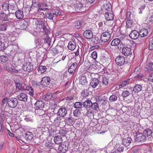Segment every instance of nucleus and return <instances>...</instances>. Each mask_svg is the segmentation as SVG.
Here are the masks:
<instances>
[{
	"label": "nucleus",
	"instance_id": "obj_1",
	"mask_svg": "<svg viewBox=\"0 0 153 153\" xmlns=\"http://www.w3.org/2000/svg\"><path fill=\"white\" fill-rule=\"evenodd\" d=\"M48 4L45 2H38L35 5L33 3L31 7L32 9L36 13H39L41 11H45L48 9Z\"/></svg>",
	"mask_w": 153,
	"mask_h": 153
},
{
	"label": "nucleus",
	"instance_id": "obj_2",
	"mask_svg": "<svg viewBox=\"0 0 153 153\" xmlns=\"http://www.w3.org/2000/svg\"><path fill=\"white\" fill-rule=\"evenodd\" d=\"M45 105L44 102L42 100H38L36 101L34 104L36 109L35 112L39 116H41L44 114V111L42 109Z\"/></svg>",
	"mask_w": 153,
	"mask_h": 153
},
{
	"label": "nucleus",
	"instance_id": "obj_3",
	"mask_svg": "<svg viewBox=\"0 0 153 153\" xmlns=\"http://www.w3.org/2000/svg\"><path fill=\"white\" fill-rule=\"evenodd\" d=\"M122 53L124 55L126 56H130L131 58L130 61H132L133 59V55H132V53L131 51V49L128 47H125L123 48L122 50Z\"/></svg>",
	"mask_w": 153,
	"mask_h": 153
},
{
	"label": "nucleus",
	"instance_id": "obj_4",
	"mask_svg": "<svg viewBox=\"0 0 153 153\" xmlns=\"http://www.w3.org/2000/svg\"><path fill=\"white\" fill-rule=\"evenodd\" d=\"M111 38V35L110 32L105 31L103 33L100 37V39L102 42H106L108 41Z\"/></svg>",
	"mask_w": 153,
	"mask_h": 153
},
{
	"label": "nucleus",
	"instance_id": "obj_5",
	"mask_svg": "<svg viewBox=\"0 0 153 153\" xmlns=\"http://www.w3.org/2000/svg\"><path fill=\"white\" fill-rule=\"evenodd\" d=\"M22 68L25 71L30 72L33 69V66L31 63L26 62L23 65Z\"/></svg>",
	"mask_w": 153,
	"mask_h": 153
},
{
	"label": "nucleus",
	"instance_id": "obj_6",
	"mask_svg": "<svg viewBox=\"0 0 153 153\" xmlns=\"http://www.w3.org/2000/svg\"><path fill=\"white\" fill-rule=\"evenodd\" d=\"M77 66L78 65L76 62H74L68 68V73L71 74H74L76 71Z\"/></svg>",
	"mask_w": 153,
	"mask_h": 153
},
{
	"label": "nucleus",
	"instance_id": "obj_7",
	"mask_svg": "<svg viewBox=\"0 0 153 153\" xmlns=\"http://www.w3.org/2000/svg\"><path fill=\"white\" fill-rule=\"evenodd\" d=\"M115 62L119 66L123 65L125 62V59L124 57L122 56H117L115 59Z\"/></svg>",
	"mask_w": 153,
	"mask_h": 153
},
{
	"label": "nucleus",
	"instance_id": "obj_8",
	"mask_svg": "<svg viewBox=\"0 0 153 153\" xmlns=\"http://www.w3.org/2000/svg\"><path fill=\"white\" fill-rule=\"evenodd\" d=\"M50 78L48 76L43 77L40 82L41 85L45 87H47L50 83Z\"/></svg>",
	"mask_w": 153,
	"mask_h": 153
},
{
	"label": "nucleus",
	"instance_id": "obj_9",
	"mask_svg": "<svg viewBox=\"0 0 153 153\" xmlns=\"http://www.w3.org/2000/svg\"><path fill=\"white\" fill-rule=\"evenodd\" d=\"M83 36L87 39H91L93 36L92 31L90 30H87L85 31L83 33Z\"/></svg>",
	"mask_w": 153,
	"mask_h": 153
},
{
	"label": "nucleus",
	"instance_id": "obj_10",
	"mask_svg": "<svg viewBox=\"0 0 153 153\" xmlns=\"http://www.w3.org/2000/svg\"><path fill=\"white\" fill-rule=\"evenodd\" d=\"M15 85L16 88H18L19 90L23 91L25 90V88L22 87V83L18 79H16L14 80Z\"/></svg>",
	"mask_w": 153,
	"mask_h": 153
},
{
	"label": "nucleus",
	"instance_id": "obj_11",
	"mask_svg": "<svg viewBox=\"0 0 153 153\" xmlns=\"http://www.w3.org/2000/svg\"><path fill=\"white\" fill-rule=\"evenodd\" d=\"M67 109L64 108H59L57 112L58 116L60 117H64L67 114Z\"/></svg>",
	"mask_w": 153,
	"mask_h": 153
},
{
	"label": "nucleus",
	"instance_id": "obj_12",
	"mask_svg": "<svg viewBox=\"0 0 153 153\" xmlns=\"http://www.w3.org/2000/svg\"><path fill=\"white\" fill-rule=\"evenodd\" d=\"M132 141V139L130 137H126L123 139L122 144L125 146L128 147L129 146Z\"/></svg>",
	"mask_w": 153,
	"mask_h": 153
},
{
	"label": "nucleus",
	"instance_id": "obj_13",
	"mask_svg": "<svg viewBox=\"0 0 153 153\" xmlns=\"http://www.w3.org/2000/svg\"><path fill=\"white\" fill-rule=\"evenodd\" d=\"M105 16L106 19L108 21H112L114 19V16L112 11L106 12Z\"/></svg>",
	"mask_w": 153,
	"mask_h": 153
},
{
	"label": "nucleus",
	"instance_id": "obj_14",
	"mask_svg": "<svg viewBox=\"0 0 153 153\" xmlns=\"http://www.w3.org/2000/svg\"><path fill=\"white\" fill-rule=\"evenodd\" d=\"M139 35V33L138 31L133 30L131 31L129 36L131 39H136L138 38Z\"/></svg>",
	"mask_w": 153,
	"mask_h": 153
},
{
	"label": "nucleus",
	"instance_id": "obj_15",
	"mask_svg": "<svg viewBox=\"0 0 153 153\" xmlns=\"http://www.w3.org/2000/svg\"><path fill=\"white\" fill-rule=\"evenodd\" d=\"M99 80L97 78H92L90 83V85L94 88H95L99 84Z\"/></svg>",
	"mask_w": 153,
	"mask_h": 153
},
{
	"label": "nucleus",
	"instance_id": "obj_16",
	"mask_svg": "<svg viewBox=\"0 0 153 153\" xmlns=\"http://www.w3.org/2000/svg\"><path fill=\"white\" fill-rule=\"evenodd\" d=\"M18 103L17 99L15 98H11L10 99V108H14Z\"/></svg>",
	"mask_w": 153,
	"mask_h": 153
},
{
	"label": "nucleus",
	"instance_id": "obj_17",
	"mask_svg": "<svg viewBox=\"0 0 153 153\" xmlns=\"http://www.w3.org/2000/svg\"><path fill=\"white\" fill-rule=\"evenodd\" d=\"M18 98L20 100L26 102L27 100V96L26 93H22L18 96Z\"/></svg>",
	"mask_w": 153,
	"mask_h": 153
},
{
	"label": "nucleus",
	"instance_id": "obj_18",
	"mask_svg": "<svg viewBox=\"0 0 153 153\" xmlns=\"http://www.w3.org/2000/svg\"><path fill=\"white\" fill-rule=\"evenodd\" d=\"M33 134L32 132H27L25 135V138L27 141H29L33 139Z\"/></svg>",
	"mask_w": 153,
	"mask_h": 153
},
{
	"label": "nucleus",
	"instance_id": "obj_19",
	"mask_svg": "<svg viewBox=\"0 0 153 153\" xmlns=\"http://www.w3.org/2000/svg\"><path fill=\"white\" fill-rule=\"evenodd\" d=\"M142 89V85L139 84L136 85L133 88V90L135 93H138L140 92Z\"/></svg>",
	"mask_w": 153,
	"mask_h": 153
},
{
	"label": "nucleus",
	"instance_id": "obj_20",
	"mask_svg": "<svg viewBox=\"0 0 153 153\" xmlns=\"http://www.w3.org/2000/svg\"><path fill=\"white\" fill-rule=\"evenodd\" d=\"M83 7L82 4L79 2L74 5V9L75 10L79 12H81L82 9Z\"/></svg>",
	"mask_w": 153,
	"mask_h": 153
},
{
	"label": "nucleus",
	"instance_id": "obj_21",
	"mask_svg": "<svg viewBox=\"0 0 153 153\" xmlns=\"http://www.w3.org/2000/svg\"><path fill=\"white\" fill-rule=\"evenodd\" d=\"M18 45L16 40H13L11 44H10V48L12 49L11 51H16L18 48Z\"/></svg>",
	"mask_w": 153,
	"mask_h": 153
},
{
	"label": "nucleus",
	"instance_id": "obj_22",
	"mask_svg": "<svg viewBox=\"0 0 153 153\" xmlns=\"http://www.w3.org/2000/svg\"><path fill=\"white\" fill-rule=\"evenodd\" d=\"M83 24V21L80 20L76 21L74 23V26L75 28L79 29L81 28Z\"/></svg>",
	"mask_w": 153,
	"mask_h": 153
},
{
	"label": "nucleus",
	"instance_id": "obj_23",
	"mask_svg": "<svg viewBox=\"0 0 153 153\" xmlns=\"http://www.w3.org/2000/svg\"><path fill=\"white\" fill-rule=\"evenodd\" d=\"M15 15L16 18L19 19H21L24 17V14L22 11L18 10L16 11Z\"/></svg>",
	"mask_w": 153,
	"mask_h": 153
},
{
	"label": "nucleus",
	"instance_id": "obj_24",
	"mask_svg": "<svg viewBox=\"0 0 153 153\" xmlns=\"http://www.w3.org/2000/svg\"><path fill=\"white\" fill-rule=\"evenodd\" d=\"M54 141L56 144H60L62 142V139L61 136H56L54 138Z\"/></svg>",
	"mask_w": 153,
	"mask_h": 153
},
{
	"label": "nucleus",
	"instance_id": "obj_25",
	"mask_svg": "<svg viewBox=\"0 0 153 153\" xmlns=\"http://www.w3.org/2000/svg\"><path fill=\"white\" fill-rule=\"evenodd\" d=\"M146 71L148 73H150L153 71V62H151L146 65Z\"/></svg>",
	"mask_w": 153,
	"mask_h": 153
},
{
	"label": "nucleus",
	"instance_id": "obj_26",
	"mask_svg": "<svg viewBox=\"0 0 153 153\" xmlns=\"http://www.w3.org/2000/svg\"><path fill=\"white\" fill-rule=\"evenodd\" d=\"M79 83L82 85H85L87 84L86 78L85 76H82L79 80Z\"/></svg>",
	"mask_w": 153,
	"mask_h": 153
},
{
	"label": "nucleus",
	"instance_id": "obj_27",
	"mask_svg": "<svg viewBox=\"0 0 153 153\" xmlns=\"http://www.w3.org/2000/svg\"><path fill=\"white\" fill-rule=\"evenodd\" d=\"M68 147H66V145L64 144H60L59 146L58 150L60 152H64L68 150Z\"/></svg>",
	"mask_w": 153,
	"mask_h": 153
},
{
	"label": "nucleus",
	"instance_id": "obj_28",
	"mask_svg": "<svg viewBox=\"0 0 153 153\" xmlns=\"http://www.w3.org/2000/svg\"><path fill=\"white\" fill-rule=\"evenodd\" d=\"M46 70V67L45 66H43L42 65L39 66L37 69L38 73L39 74H42L44 73Z\"/></svg>",
	"mask_w": 153,
	"mask_h": 153
},
{
	"label": "nucleus",
	"instance_id": "obj_29",
	"mask_svg": "<svg viewBox=\"0 0 153 153\" xmlns=\"http://www.w3.org/2000/svg\"><path fill=\"white\" fill-rule=\"evenodd\" d=\"M68 47L69 50H73L76 47V43L73 41H70L68 43Z\"/></svg>",
	"mask_w": 153,
	"mask_h": 153
},
{
	"label": "nucleus",
	"instance_id": "obj_30",
	"mask_svg": "<svg viewBox=\"0 0 153 153\" xmlns=\"http://www.w3.org/2000/svg\"><path fill=\"white\" fill-rule=\"evenodd\" d=\"M53 97V94L51 93H48L42 97V99L46 101H48Z\"/></svg>",
	"mask_w": 153,
	"mask_h": 153
},
{
	"label": "nucleus",
	"instance_id": "obj_31",
	"mask_svg": "<svg viewBox=\"0 0 153 153\" xmlns=\"http://www.w3.org/2000/svg\"><path fill=\"white\" fill-rule=\"evenodd\" d=\"M121 40L118 38L114 39L111 42V45L113 46H117L120 43Z\"/></svg>",
	"mask_w": 153,
	"mask_h": 153
},
{
	"label": "nucleus",
	"instance_id": "obj_32",
	"mask_svg": "<svg viewBox=\"0 0 153 153\" xmlns=\"http://www.w3.org/2000/svg\"><path fill=\"white\" fill-rule=\"evenodd\" d=\"M92 103L90 100H87L83 103V105L85 108H89L91 106Z\"/></svg>",
	"mask_w": 153,
	"mask_h": 153
},
{
	"label": "nucleus",
	"instance_id": "obj_33",
	"mask_svg": "<svg viewBox=\"0 0 153 153\" xmlns=\"http://www.w3.org/2000/svg\"><path fill=\"white\" fill-rule=\"evenodd\" d=\"M65 123L69 125H72L74 122V120L71 117H66L65 119Z\"/></svg>",
	"mask_w": 153,
	"mask_h": 153
},
{
	"label": "nucleus",
	"instance_id": "obj_34",
	"mask_svg": "<svg viewBox=\"0 0 153 153\" xmlns=\"http://www.w3.org/2000/svg\"><path fill=\"white\" fill-rule=\"evenodd\" d=\"M139 34L141 37L146 36L148 34V30L144 28L142 29L140 31Z\"/></svg>",
	"mask_w": 153,
	"mask_h": 153
},
{
	"label": "nucleus",
	"instance_id": "obj_35",
	"mask_svg": "<svg viewBox=\"0 0 153 153\" xmlns=\"http://www.w3.org/2000/svg\"><path fill=\"white\" fill-rule=\"evenodd\" d=\"M104 9L106 10V12H111L112 11V9L110 4L108 3L104 5Z\"/></svg>",
	"mask_w": 153,
	"mask_h": 153
},
{
	"label": "nucleus",
	"instance_id": "obj_36",
	"mask_svg": "<svg viewBox=\"0 0 153 153\" xmlns=\"http://www.w3.org/2000/svg\"><path fill=\"white\" fill-rule=\"evenodd\" d=\"M26 88L25 89V90H26L28 91L29 92V94L30 96H33L34 95V91L32 87L31 86H26Z\"/></svg>",
	"mask_w": 153,
	"mask_h": 153
},
{
	"label": "nucleus",
	"instance_id": "obj_37",
	"mask_svg": "<svg viewBox=\"0 0 153 153\" xmlns=\"http://www.w3.org/2000/svg\"><path fill=\"white\" fill-rule=\"evenodd\" d=\"M122 41L123 43L124 46L126 47L130 46L131 42L130 40L127 39H124L123 40H122Z\"/></svg>",
	"mask_w": 153,
	"mask_h": 153
},
{
	"label": "nucleus",
	"instance_id": "obj_38",
	"mask_svg": "<svg viewBox=\"0 0 153 153\" xmlns=\"http://www.w3.org/2000/svg\"><path fill=\"white\" fill-rule=\"evenodd\" d=\"M143 133L145 134V135L148 137L152 135V130L151 129L148 128L144 130L143 131Z\"/></svg>",
	"mask_w": 153,
	"mask_h": 153
},
{
	"label": "nucleus",
	"instance_id": "obj_39",
	"mask_svg": "<svg viewBox=\"0 0 153 153\" xmlns=\"http://www.w3.org/2000/svg\"><path fill=\"white\" fill-rule=\"evenodd\" d=\"M53 144L49 142L46 143L45 149L46 150L49 151L53 147Z\"/></svg>",
	"mask_w": 153,
	"mask_h": 153
},
{
	"label": "nucleus",
	"instance_id": "obj_40",
	"mask_svg": "<svg viewBox=\"0 0 153 153\" xmlns=\"http://www.w3.org/2000/svg\"><path fill=\"white\" fill-rule=\"evenodd\" d=\"M51 12L53 15L56 16L60 15L61 13L60 11L57 9H52Z\"/></svg>",
	"mask_w": 153,
	"mask_h": 153
},
{
	"label": "nucleus",
	"instance_id": "obj_41",
	"mask_svg": "<svg viewBox=\"0 0 153 153\" xmlns=\"http://www.w3.org/2000/svg\"><path fill=\"white\" fill-rule=\"evenodd\" d=\"M44 40L45 43L47 44L48 46H50L51 40V38L48 36H46Z\"/></svg>",
	"mask_w": 153,
	"mask_h": 153
},
{
	"label": "nucleus",
	"instance_id": "obj_42",
	"mask_svg": "<svg viewBox=\"0 0 153 153\" xmlns=\"http://www.w3.org/2000/svg\"><path fill=\"white\" fill-rule=\"evenodd\" d=\"M8 60V58L5 56H0V61H1L2 64H4L6 62H7Z\"/></svg>",
	"mask_w": 153,
	"mask_h": 153
},
{
	"label": "nucleus",
	"instance_id": "obj_43",
	"mask_svg": "<svg viewBox=\"0 0 153 153\" xmlns=\"http://www.w3.org/2000/svg\"><path fill=\"white\" fill-rule=\"evenodd\" d=\"M126 27H132L134 26V24L133 23L131 20H127L126 22Z\"/></svg>",
	"mask_w": 153,
	"mask_h": 153
},
{
	"label": "nucleus",
	"instance_id": "obj_44",
	"mask_svg": "<svg viewBox=\"0 0 153 153\" xmlns=\"http://www.w3.org/2000/svg\"><path fill=\"white\" fill-rule=\"evenodd\" d=\"M130 79H128L123 82L120 85H119V87L120 88L124 87L126 86V85L129 84L130 82H129Z\"/></svg>",
	"mask_w": 153,
	"mask_h": 153
},
{
	"label": "nucleus",
	"instance_id": "obj_45",
	"mask_svg": "<svg viewBox=\"0 0 153 153\" xmlns=\"http://www.w3.org/2000/svg\"><path fill=\"white\" fill-rule=\"evenodd\" d=\"M147 19L149 22L153 21V13H149Z\"/></svg>",
	"mask_w": 153,
	"mask_h": 153
},
{
	"label": "nucleus",
	"instance_id": "obj_46",
	"mask_svg": "<svg viewBox=\"0 0 153 153\" xmlns=\"http://www.w3.org/2000/svg\"><path fill=\"white\" fill-rule=\"evenodd\" d=\"M82 106V103L80 102H76L74 105V107L76 108H79Z\"/></svg>",
	"mask_w": 153,
	"mask_h": 153
},
{
	"label": "nucleus",
	"instance_id": "obj_47",
	"mask_svg": "<svg viewBox=\"0 0 153 153\" xmlns=\"http://www.w3.org/2000/svg\"><path fill=\"white\" fill-rule=\"evenodd\" d=\"M89 94V92L87 90H85L82 91V95L84 97H86L88 96Z\"/></svg>",
	"mask_w": 153,
	"mask_h": 153
},
{
	"label": "nucleus",
	"instance_id": "obj_48",
	"mask_svg": "<svg viewBox=\"0 0 153 153\" xmlns=\"http://www.w3.org/2000/svg\"><path fill=\"white\" fill-rule=\"evenodd\" d=\"M80 111L79 110L76 109L74 111L73 114L75 117H79L80 114Z\"/></svg>",
	"mask_w": 153,
	"mask_h": 153
},
{
	"label": "nucleus",
	"instance_id": "obj_49",
	"mask_svg": "<svg viewBox=\"0 0 153 153\" xmlns=\"http://www.w3.org/2000/svg\"><path fill=\"white\" fill-rule=\"evenodd\" d=\"M117 98V97L114 94H112L109 97V100L112 102L116 101Z\"/></svg>",
	"mask_w": 153,
	"mask_h": 153
},
{
	"label": "nucleus",
	"instance_id": "obj_50",
	"mask_svg": "<svg viewBox=\"0 0 153 153\" xmlns=\"http://www.w3.org/2000/svg\"><path fill=\"white\" fill-rule=\"evenodd\" d=\"M102 83L103 85H107L108 83V80L106 77H103Z\"/></svg>",
	"mask_w": 153,
	"mask_h": 153
},
{
	"label": "nucleus",
	"instance_id": "obj_51",
	"mask_svg": "<svg viewBox=\"0 0 153 153\" xmlns=\"http://www.w3.org/2000/svg\"><path fill=\"white\" fill-rule=\"evenodd\" d=\"M2 9L5 10H8L9 12V5L8 4L5 3L3 4L2 5Z\"/></svg>",
	"mask_w": 153,
	"mask_h": 153
},
{
	"label": "nucleus",
	"instance_id": "obj_52",
	"mask_svg": "<svg viewBox=\"0 0 153 153\" xmlns=\"http://www.w3.org/2000/svg\"><path fill=\"white\" fill-rule=\"evenodd\" d=\"M130 94L129 92L127 90L124 91L122 94V96L124 97H126L129 96Z\"/></svg>",
	"mask_w": 153,
	"mask_h": 153
},
{
	"label": "nucleus",
	"instance_id": "obj_53",
	"mask_svg": "<svg viewBox=\"0 0 153 153\" xmlns=\"http://www.w3.org/2000/svg\"><path fill=\"white\" fill-rule=\"evenodd\" d=\"M46 17L49 20H53V16L51 13L48 12L45 14Z\"/></svg>",
	"mask_w": 153,
	"mask_h": 153
},
{
	"label": "nucleus",
	"instance_id": "obj_54",
	"mask_svg": "<svg viewBox=\"0 0 153 153\" xmlns=\"http://www.w3.org/2000/svg\"><path fill=\"white\" fill-rule=\"evenodd\" d=\"M43 30L44 32L46 35V36H48L49 34V30L44 25H43Z\"/></svg>",
	"mask_w": 153,
	"mask_h": 153
},
{
	"label": "nucleus",
	"instance_id": "obj_55",
	"mask_svg": "<svg viewBox=\"0 0 153 153\" xmlns=\"http://www.w3.org/2000/svg\"><path fill=\"white\" fill-rule=\"evenodd\" d=\"M91 106L92 108L94 110H97L99 107L98 103L96 102L93 103H92V105Z\"/></svg>",
	"mask_w": 153,
	"mask_h": 153
},
{
	"label": "nucleus",
	"instance_id": "obj_56",
	"mask_svg": "<svg viewBox=\"0 0 153 153\" xmlns=\"http://www.w3.org/2000/svg\"><path fill=\"white\" fill-rule=\"evenodd\" d=\"M143 76V74H137L136 75H135L134 76V77L136 79L141 80Z\"/></svg>",
	"mask_w": 153,
	"mask_h": 153
},
{
	"label": "nucleus",
	"instance_id": "obj_57",
	"mask_svg": "<svg viewBox=\"0 0 153 153\" xmlns=\"http://www.w3.org/2000/svg\"><path fill=\"white\" fill-rule=\"evenodd\" d=\"M92 57L94 60L96 59L97 57V53L96 51H94L91 54Z\"/></svg>",
	"mask_w": 153,
	"mask_h": 153
},
{
	"label": "nucleus",
	"instance_id": "obj_58",
	"mask_svg": "<svg viewBox=\"0 0 153 153\" xmlns=\"http://www.w3.org/2000/svg\"><path fill=\"white\" fill-rule=\"evenodd\" d=\"M6 16V15L5 14L3 13H0V19L1 20H4V21H6L7 19Z\"/></svg>",
	"mask_w": 153,
	"mask_h": 153
},
{
	"label": "nucleus",
	"instance_id": "obj_59",
	"mask_svg": "<svg viewBox=\"0 0 153 153\" xmlns=\"http://www.w3.org/2000/svg\"><path fill=\"white\" fill-rule=\"evenodd\" d=\"M4 64V68L5 69L7 70L8 71H10V69L9 67V62H6V63Z\"/></svg>",
	"mask_w": 153,
	"mask_h": 153
},
{
	"label": "nucleus",
	"instance_id": "obj_60",
	"mask_svg": "<svg viewBox=\"0 0 153 153\" xmlns=\"http://www.w3.org/2000/svg\"><path fill=\"white\" fill-rule=\"evenodd\" d=\"M26 27V25L24 23L21 22L20 23V26L19 28L20 29H25Z\"/></svg>",
	"mask_w": 153,
	"mask_h": 153
},
{
	"label": "nucleus",
	"instance_id": "obj_61",
	"mask_svg": "<svg viewBox=\"0 0 153 153\" xmlns=\"http://www.w3.org/2000/svg\"><path fill=\"white\" fill-rule=\"evenodd\" d=\"M124 147L122 146H119L117 149V150L119 152H123L124 151Z\"/></svg>",
	"mask_w": 153,
	"mask_h": 153
},
{
	"label": "nucleus",
	"instance_id": "obj_62",
	"mask_svg": "<svg viewBox=\"0 0 153 153\" xmlns=\"http://www.w3.org/2000/svg\"><path fill=\"white\" fill-rule=\"evenodd\" d=\"M5 47V44L4 42L0 41V51L3 50Z\"/></svg>",
	"mask_w": 153,
	"mask_h": 153
},
{
	"label": "nucleus",
	"instance_id": "obj_63",
	"mask_svg": "<svg viewBox=\"0 0 153 153\" xmlns=\"http://www.w3.org/2000/svg\"><path fill=\"white\" fill-rule=\"evenodd\" d=\"M153 42L150 41L149 45V49L150 50H153Z\"/></svg>",
	"mask_w": 153,
	"mask_h": 153
},
{
	"label": "nucleus",
	"instance_id": "obj_64",
	"mask_svg": "<svg viewBox=\"0 0 153 153\" xmlns=\"http://www.w3.org/2000/svg\"><path fill=\"white\" fill-rule=\"evenodd\" d=\"M148 80L151 82H153V73L150 74L148 77Z\"/></svg>",
	"mask_w": 153,
	"mask_h": 153
}]
</instances>
